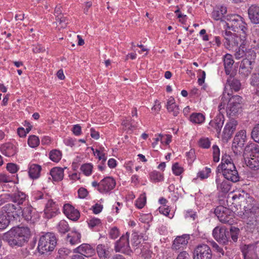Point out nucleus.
Wrapping results in <instances>:
<instances>
[{"label":"nucleus","instance_id":"69168bd1","mask_svg":"<svg viewBox=\"0 0 259 259\" xmlns=\"http://www.w3.org/2000/svg\"><path fill=\"white\" fill-rule=\"evenodd\" d=\"M78 197L80 198H84L88 195L87 190L84 188H80L78 190Z\"/></svg>","mask_w":259,"mask_h":259},{"label":"nucleus","instance_id":"0eeeda50","mask_svg":"<svg viewBox=\"0 0 259 259\" xmlns=\"http://www.w3.org/2000/svg\"><path fill=\"white\" fill-rule=\"evenodd\" d=\"M243 104L242 98L238 95H233L230 98L227 104V112L230 116H235L241 111Z\"/></svg>","mask_w":259,"mask_h":259},{"label":"nucleus","instance_id":"423d86ee","mask_svg":"<svg viewBox=\"0 0 259 259\" xmlns=\"http://www.w3.org/2000/svg\"><path fill=\"white\" fill-rule=\"evenodd\" d=\"M233 204L240 206V208L244 209V212H251L253 208H256L254 205V199L248 193H243L238 195L235 194L232 197Z\"/></svg>","mask_w":259,"mask_h":259},{"label":"nucleus","instance_id":"e433bc0d","mask_svg":"<svg viewBox=\"0 0 259 259\" xmlns=\"http://www.w3.org/2000/svg\"><path fill=\"white\" fill-rule=\"evenodd\" d=\"M232 94L229 92H227V88L225 87V89L224 91L223 95L221 98V103L219 105V108L220 110L222 108H224L227 103H228V101L229 100L230 98L231 97Z\"/></svg>","mask_w":259,"mask_h":259},{"label":"nucleus","instance_id":"37998d69","mask_svg":"<svg viewBox=\"0 0 259 259\" xmlns=\"http://www.w3.org/2000/svg\"><path fill=\"white\" fill-rule=\"evenodd\" d=\"M88 224L91 229H94L101 225V221L99 219L93 218L88 221Z\"/></svg>","mask_w":259,"mask_h":259},{"label":"nucleus","instance_id":"f8f14e48","mask_svg":"<svg viewBox=\"0 0 259 259\" xmlns=\"http://www.w3.org/2000/svg\"><path fill=\"white\" fill-rule=\"evenodd\" d=\"M129 234L127 232L123 235L120 239L116 242L115 249L116 252H121L130 255L132 252L128 242Z\"/></svg>","mask_w":259,"mask_h":259},{"label":"nucleus","instance_id":"6e6552de","mask_svg":"<svg viewBox=\"0 0 259 259\" xmlns=\"http://www.w3.org/2000/svg\"><path fill=\"white\" fill-rule=\"evenodd\" d=\"M242 219L246 223L247 227L259 228V208H253L251 212H243Z\"/></svg>","mask_w":259,"mask_h":259},{"label":"nucleus","instance_id":"1a4fd4ad","mask_svg":"<svg viewBox=\"0 0 259 259\" xmlns=\"http://www.w3.org/2000/svg\"><path fill=\"white\" fill-rule=\"evenodd\" d=\"M1 210L12 220L20 218L22 212V209L20 206L12 203L5 204L2 207Z\"/></svg>","mask_w":259,"mask_h":259},{"label":"nucleus","instance_id":"f257e3e1","mask_svg":"<svg viewBox=\"0 0 259 259\" xmlns=\"http://www.w3.org/2000/svg\"><path fill=\"white\" fill-rule=\"evenodd\" d=\"M30 236L28 227H13L4 234L3 240L12 247H22L28 242Z\"/></svg>","mask_w":259,"mask_h":259},{"label":"nucleus","instance_id":"c03bdc74","mask_svg":"<svg viewBox=\"0 0 259 259\" xmlns=\"http://www.w3.org/2000/svg\"><path fill=\"white\" fill-rule=\"evenodd\" d=\"M151 179L154 182H159L162 181L163 179V176L162 174L158 171H154L150 173V175Z\"/></svg>","mask_w":259,"mask_h":259},{"label":"nucleus","instance_id":"f03ea898","mask_svg":"<svg viewBox=\"0 0 259 259\" xmlns=\"http://www.w3.org/2000/svg\"><path fill=\"white\" fill-rule=\"evenodd\" d=\"M244 154L247 157L245 160L247 166L254 170L258 169L259 145L254 143H250L245 147Z\"/></svg>","mask_w":259,"mask_h":259},{"label":"nucleus","instance_id":"473e14b6","mask_svg":"<svg viewBox=\"0 0 259 259\" xmlns=\"http://www.w3.org/2000/svg\"><path fill=\"white\" fill-rule=\"evenodd\" d=\"M227 83L229 85L230 89L235 92L239 91L241 89V83L239 80L230 77L227 79Z\"/></svg>","mask_w":259,"mask_h":259},{"label":"nucleus","instance_id":"8fccbe9b","mask_svg":"<svg viewBox=\"0 0 259 259\" xmlns=\"http://www.w3.org/2000/svg\"><path fill=\"white\" fill-rule=\"evenodd\" d=\"M245 58L244 59H248L250 61H254L256 58V53L254 50L252 49H248V50L245 49Z\"/></svg>","mask_w":259,"mask_h":259},{"label":"nucleus","instance_id":"4d7b16f0","mask_svg":"<svg viewBox=\"0 0 259 259\" xmlns=\"http://www.w3.org/2000/svg\"><path fill=\"white\" fill-rule=\"evenodd\" d=\"M210 168L205 167V170L200 171L198 173V176L201 179H206L208 177L209 174L210 173Z\"/></svg>","mask_w":259,"mask_h":259},{"label":"nucleus","instance_id":"72a5a7b5","mask_svg":"<svg viewBox=\"0 0 259 259\" xmlns=\"http://www.w3.org/2000/svg\"><path fill=\"white\" fill-rule=\"evenodd\" d=\"M12 220L8 217L3 211L0 210V229H6L10 224Z\"/></svg>","mask_w":259,"mask_h":259},{"label":"nucleus","instance_id":"c756f323","mask_svg":"<svg viewBox=\"0 0 259 259\" xmlns=\"http://www.w3.org/2000/svg\"><path fill=\"white\" fill-rule=\"evenodd\" d=\"M50 174L54 181H60L63 178L64 170L61 167H54L51 169Z\"/></svg>","mask_w":259,"mask_h":259},{"label":"nucleus","instance_id":"3c124183","mask_svg":"<svg viewBox=\"0 0 259 259\" xmlns=\"http://www.w3.org/2000/svg\"><path fill=\"white\" fill-rule=\"evenodd\" d=\"M56 20L60 24H62V27L65 28L67 26L68 20L66 17L64 16V15L61 16L57 15Z\"/></svg>","mask_w":259,"mask_h":259},{"label":"nucleus","instance_id":"bb28decb","mask_svg":"<svg viewBox=\"0 0 259 259\" xmlns=\"http://www.w3.org/2000/svg\"><path fill=\"white\" fill-rule=\"evenodd\" d=\"M227 8L225 6H221L215 10H214L212 13V17L215 20H221L222 21L225 20L226 17L224 16V15L227 13Z\"/></svg>","mask_w":259,"mask_h":259},{"label":"nucleus","instance_id":"c85d7f7f","mask_svg":"<svg viewBox=\"0 0 259 259\" xmlns=\"http://www.w3.org/2000/svg\"><path fill=\"white\" fill-rule=\"evenodd\" d=\"M41 170V167L40 165L36 164H31L28 171L29 177L32 179L38 178L40 176Z\"/></svg>","mask_w":259,"mask_h":259},{"label":"nucleus","instance_id":"49530a36","mask_svg":"<svg viewBox=\"0 0 259 259\" xmlns=\"http://www.w3.org/2000/svg\"><path fill=\"white\" fill-rule=\"evenodd\" d=\"M251 136L254 142L259 143V124L256 125L252 129Z\"/></svg>","mask_w":259,"mask_h":259},{"label":"nucleus","instance_id":"6e6d98bb","mask_svg":"<svg viewBox=\"0 0 259 259\" xmlns=\"http://www.w3.org/2000/svg\"><path fill=\"white\" fill-rule=\"evenodd\" d=\"M172 170L176 176L180 175L183 171V168L179 166L178 163H175L173 164Z\"/></svg>","mask_w":259,"mask_h":259},{"label":"nucleus","instance_id":"58836bf2","mask_svg":"<svg viewBox=\"0 0 259 259\" xmlns=\"http://www.w3.org/2000/svg\"><path fill=\"white\" fill-rule=\"evenodd\" d=\"M58 231L62 234H64L69 230L68 224L65 220H61L57 226Z\"/></svg>","mask_w":259,"mask_h":259},{"label":"nucleus","instance_id":"09e8293b","mask_svg":"<svg viewBox=\"0 0 259 259\" xmlns=\"http://www.w3.org/2000/svg\"><path fill=\"white\" fill-rule=\"evenodd\" d=\"M46 203V209H45L46 213H48L51 209L54 210L56 208L55 206V202H54L52 199H50L49 197H48L47 200L44 201V203Z\"/></svg>","mask_w":259,"mask_h":259},{"label":"nucleus","instance_id":"9d476101","mask_svg":"<svg viewBox=\"0 0 259 259\" xmlns=\"http://www.w3.org/2000/svg\"><path fill=\"white\" fill-rule=\"evenodd\" d=\"M214 213L219 221L223 223L232 224L233 222L231 215L232 212L226 207L222 205L217 206L214 209Z\"/></svg>","mask_w":259,"mask_h":259},{"label":"nucleus","instance_id":"5701e85b","mask_svg":"<svg viewBox=\"0 0 259 259\" xmlns=\"http://www.w3.org/2000/svg\"><path fill=\"white\" fill-rule=\"evenodd\" d=\"M224 122V117L223 114H219L209 123V126L215 130L218 134H220Z\"/></svg>","mask_w":259,"mask_h":259},{"label":"nucleus","instance_id":"20e7f679","mask_svg":"<svg viewBox=\"0 0 259 259\" xmlns=\"http://www.w3.org/2000/svg\"><path fill=\"white\" fill-rule=\"evenodd\" d=\"M225 22L227 28L232 30L247 35L248 30L247 24L244 21L243 18L236 14L227 15Z\"/></svg>","mask_w":259,"mask_h":259},{"label":"nucleus","instance_id":"680f3d73","mask_svg":"<svg viewBox=\"0 0 259 259\" xmlns=\"http://www.w3.org/2000/svg\"><path fill=\"white\" fill-rule=\"evenodd\" d=\"M119 235V232L117 228L114 227L112 228L109 232V235L111 238L116 239Z\"/></svg>","mask_w":259,"mask_h":259},{"label":"nucleus","instance_id":"864d4df0","mask_svg":"<svg viewBox=\"0 0 259 259\" xmlns=\"http://www.w3.org/2000/svg\"><path fill=\"white\" fill-rule=\"evenodd\" d=\"M199 145L201 148L207 149L210 146V142L208 138H201L199 141Z\"/></svg>","mask_w":259,"mask_h":259},{"label":"nucleus","instance_id":"39448f33","mask_svg":"<svg viewBox=\"0 0 259 259\" xmlns=\"http://www.w3.org/2000/svg\"><path fill=\"white\" fill-rule=\"evenodd\" d=\"M57 245V239L54 234L47 233L42 235L38 241L37 250L41 254L51 252Z\"/></svg>","mask_w":259,"mask_h":259},{"label":"nucleus","instance_id":"774afa93","mask_svg":"<svg viewBox=\"0 0 259 259\" xmlns=\"http://www.w3.org/2000/svg\"><path fill=\"white\" fill-rule=\"evenodd\" d=\"M72 131L75 135L79 136L81 133V127L79 125L76 124L73 126Z\"/></svg>","mask_w":259,"mask_h":259},{"label":"nucleus","instance_id":"13d9d810","mask_svg":"<svg viewBox=\"0 0 259 259\" xmlns=\"http://www.w3.org/2000/svg\"><path fill=\"white\" fill-rule=\"evenodd\" d=\"M7 169L10 172L15 174L18 171L19 168L17 164L13 163H9L7 164Z\"/></svg>","mask_w":259,"mask_h":259},{"label":"nucleus","instance_id":"6ab92c4d","mask_svg":"<svg viewBox=\"0 0 259 259\" xmlns=\"http://www.w3.org/2000/svg\"><path fill=\"white\" fill-rule=\"evenodd\" d=\"M189 239V236L187 235L177 237L173 242L172 249L175 251L183 249L188 244Z\"/></svg>","mask_w":259,"mask_h":259},{"label":"nucleus","instance_id":"bf43d9fd","mask_svg":"<svg viewBox=\"0 0 259 259\" xmlns=\"http://www.w3.org/2000/svg\"><path fill=\"white\" fill-rule=\"evenodd\" d=\"M146 201V197H141L137 200L136 205L139 208H142L145 206Z\"/></svg>","mask_w":259,"mask_h":259},{"label":"nucleus","instance_id":"603ef678","mask_svg":"<svg viewBox=\"0 0 259 259\" xmlns=\"http://www.w3.org/2000/svg\"><path fill=\"white\" fill-rule=\"evenodd\" d=\"M213 160L214 162H217L220 160V149L218 146L214 145L212 146Z\"/></svg>","mask_w":259,"mask_h":259},{"label":"nucleus","instance_id":"f704fd0d","mask_svg":"<svg viewBox=\"0 0 259 259\" xmlns=\"http://www.w3.org/2000/svg\"><path fill=\"white\" fill-rule=\"evenodd\" d=\"M204 119V116L200 113H192L190 117V120L191 122L197 124L202 123Z\"/></svg>","mask_w":259,"mask_h":259},{"label":"nucleus","instance_id":"c9c22d12","mask_svg":"<svg viewBox=\"0 0 259 259\" xmlns=\"http://www.w3.org/2000/svg\"><path fill=\"white\" fill-rule=\"evenodd\" d=\"M239 233L240 230L239 228L235 227H231L230 231H228V234H229V241H231V238L233 242H237Z\"/></svg>","mask_w":259,"mask_h":259},{"label":"nucleus","instance_id":"338daca9","mask_svg":"<svg viewBox=\"0 0 259 259\" xmlns=\"http://www.w3.org/2000/svg\"><path fill=\"white\" fill-rule=\"evenodd\" d=\"M190 256L189 253L185 251H181L178 254L177 259H190Z\"/></svg>","mask_w":259,"mask_h":259},{"label":"nucleus","instance_id":"f3484780","mask_svg":"<svg viewBox=\"0 0 259 259\" xmlns=\"http://www.w3.org/2000/svg\"><path fill=\"white\" fill-rule=\"evenodd\" d=\"M254 63V61L243 59L239 67V73L243 75L245 77L248 76L251 73Z\"/></svg>","mask_w":259,"mask_h":259},{"label":"nucleus","instance_id":"de8ad7c7","mask_svg":"<svg viewBox=\"0 0 259 259\" xmlns=\"http://www.w3.org/2000/svg\"><path fill=\"white\" fill-rule=\"evenodd\" d=\"M234 60L232 59V56L230 54H227L224 56V67L232 68L234 64Z\"/></svg>","mask_w":259,"mask_h":259},{"label":"nucleus","instance_id":"412c9836","mask_svg":"<svg viewBox=\"0 0 259 259\" xmlns=\"http://www.w3.org/2000/svg\"><path fill=\"white\" fill-rule=\"evenodd\" d=\"M237 121L234 119H231L225 126L223 133L224 138H231L232 134L236 130Z\"/></svg>","mask_w":259,"mask_h":259},{"label":"nucleus","instance_id":"052dcab7","mask_svg":"<svg viewBox=\"0 0 259 259\" xmlns=\"http://www.w3.org/2000/svg\"><path fill=\"white\" fill-rule=\"evenodd\" d=\"M48 197L47 194H44L41 192H37L34 194V199L35 200L42 199L44 202L47 200Z\"/></svg>","mask_w":259,"mask_h":259},{"label":"nucleus","instance_id":"79ce46f5","mask_svg":"<svg viewBox=\"0 0 259 259\" xmlns=\"http://www.w3.org/2000/svg\"><path fill=\"white\" fill-rule=\"evenodd\" d=\"M28 144L32 148H35L39 144V140L37 136L31 135L28 138Z\"/></svg>","mask_w":259,"mask_h":259},{"label":"nucleus","instance_id":"a878e982","mask_svg":"<svg viewBox=\"0 0 259 259\" xmlns=\"http://www.w3.org/2000/svg\"><path fill=\"white\" fill-rule=\"evenodd\" d=\"M221 175L225 179L235 183L239 180V177L237 170L236 169H231V171L227 170L221 172Z\"/></svg>","mask_w":259,"mask_h":259},{"label":"nucleus","instance_id":"b1692460","mask_svg":"<svg viewBox=\"0 0 259 259\" xmlns=\"http://www.w3.org/2000/svg\"><path fill=\"white\" fill-rule=\"evenodd\" d=\"M248 14L251 22L259 24V7L256 5H251L248 9Z\"/></svg>","mask_w":259,"mask_h":259},{"label":"nucleus","instance_id":"2eb2a0df","mask_svg":"<svg viewBox=\"0 0 259 259\" xmlns=\"http://www.w3.org/2000/svg\"><path fill=\"white\" fill-rule=\"evenodd\" d=\"M75 253H79V255L86 257L92 256L95 253V249L89 244L82 243L73 250Z\"/></svg>","mask_w":259,"mask_h":259},{"label":"nucleus","instance_id":"4be33fe9","mask_svg":"<svg viewBox=\"0 0 259 259\" xmlns=\"http://www.w3.org/2000/svg\"><path fill=\"white\" fill-rule=\"evenodd\" d=\"M35 210L31 206H27L22 209L21 216H23L24 219L31 223H34L36 220L35 217Z\"/></svg>","mask_w":259,"mask_h":259},{"label":"nucleus","instance_id":"a18cd8bd","mask_svg":"<svg viewBox=\"0 0 259 259\" xmlns=\"http://www.w3.org/2000/svg\"><path fill=\"white\" fill-rule=\"evenodd\" d=\"M93 165L90 163H85L81 165V170L87 176H90L92 171Z\"/></svg>","mask_w":259,"mask_h":259},{"label":"nucleus","instance_id":"393cba45","mask_svg":"<svg viewBox=\"0 0 259 259\" xmlns=\"http://www.w3.org/2000/svg\"><path fill=\"white\" fill-rule=\"evenodd\" d=\"M1 151L3 154L8 157L13 156L17 153L15 146L9 143L2 145Z\"/></svg>","mask_w":259,"mask_h":259},{"label":"nucleus","instance_id":"5fc2aeb1","mask_svg":"<svg viewBox=\"0 0 259 259\" xmlns=\"http://www.w3.org/2000/svg\"><path fill=\"white\" fill-rule=\"evenodd\" d=\"M166 108L168 112H172L175 116H177L180 112V109L177 105L167 106Z\"/></svg>","mask_w":259,"mask_h":259},{"label":"nucleus","instance_id":"0e129e2a","mask_svg":"<svg viewBox=\"0 0 259 259\" xmlns=\"http://www.w3.org/2000/svg\"><path fill=\"white\" fill-rule=\"evenodd\" d=\"M46 51V49L45 47L42 46L40 45H37L36 46H34L33 48V52L34 53H44Z\"/></svg>","mask_w":259,"mask_h":259},{"label":"nucleus","instance_id":"ddd939ff","mask_svg":"<svg viewBox=\"0 0 259 259\" xmlns=\"http://www.w3.org/2000/svg\"><path fill=\"white\" fill-rule=\"evenodd\" d=\"M212 235L220 243L227 244L229 242L228 230L225 227H215L212 231Z\"/></svg>","mask_w":259,"mask_h":259},{"label":"nucleus","instance_id":"9b49d317","mask_svg":"<svg viewBox=\"0 0 259 259\" xmlns=\"http://www.w3.org/2000/svg\"><path fill=\"white\" fill-rule=\"evenodd\" d=\"M193 259H211L212 251L206 244L198 245L194 250Z\"/></svg>","mask_w":259,"mask_h":259},{"label":"nucleus","instance_id":"7c9ffc66","mask_svg":"<svg viewBox=\"0 0 259 259\" xmlns=\"http://www.w3.org/2000/svg\"><path fill=\"white\" fill-rule=\"evenodd\" d=\"M26 195L24 193L18 191L17 193L13 194L12 195V201L17 203L16 205L20 206L22 204L23 202L25 200Z\"/></svg>","mask_w":259,"mask_h":259},{"label":"nucleus","instance_id":"aec40b11","mask_svg":"<svg viewBox=\"0 0 259 259\" xmlns=\"http://www.w3.org/2000/svg\"><path fill=\"white\" fill-rule=\"evenodd\" d=\"M256 246L253 244L244 245L242 248V252L244 259L257 256L256 253Z\"/></svg>","mask_w":259,"mask_h":259},{"label":"nucleus","instance_id":"a211bd4d","mask_svg":"<svg viewBox=\"0 0 259 259\" xmlns=\"http://www.w3.org/2000/svg\"><path fill=\"white\" fill-rule=\"evenodd\" d=\"M64 213L68 219L77 221L80 217V213L77 209L69 204H65L63 207Z\"/></svg>","mask_w":259,"mask_h":259},{"label":"nucleus","instance_id":"a19ab883","mask_svg":"<svg viewBox=\"0 0 259 259\" xmlns=\"http://www.w3.org/2000/svg\"><path fill=\"white\" fill-rule=\"evenodd\" d=\"M245 46V45H242L240 46L239 45V47L234 48V50H235V51L234 56L236 59H239L245 56V50H244Z\"/></svg>","mask_w":259,"mask_h":259},{"label":"nucleus","instance_id":"4c0bfd02","mask_svg":"<svg viewBox=\"0 0 259 259\" xmlns=\"http://www.w3.org/2000/svg\"><path fill=\"white\" fill-rule=\"evenodd\" d=\"M236 168L233 163H229L226 165H225L224 164V163H223V164H220L218 166L217 172V174L220 173V174H221L222 171H227V170L231 171V169L234 170V169H236Z\"/></svg>","mask_w":259,"mask_h":259},{"label":"nucleus","instance_id":"2f4dec72","mask_svg":"<svg viewBox=\"0 0 259 259\" xmlns=\"http://www.w3.org/2000/svg\"><path fill=\"white\" fill-rule=\"evenodd\" d=\"M97 252L101 259H107L109 257L108 248L103 244H99L97 247Z\"/></svg>","mask_w":259,"mask_h":259},{"label":"nucleus","instance_id":"e2e57ef3","mask_svg":"<svg viewBox=\"0 0 259 259\" xmlns=\"http://www.w3.org/2000/svg\"><path fill=\"white\" fill-rule=\"evenodd\" d=\"M70 250L66 248H61L58 251L59 257H62L67 255L70 253Z\"/></svg>","mask_w":259,"mask_h":259},{"label":"nucleus","instance_id":"dca6fc26","mask_svg":"<svg viewBox=\"0 0 259 259\" xmlns=\"http://www.w3.org/2000/svg\"><path fill=\"white\" fill-rule=\"evenodd\" d=\"M215 183L217 189L220 192L226 193L230 190V183L223 178L221 174H217Z\"/></svg>","mask_w":259,"mask_h":259},{"label":"nucleus","instance_id":"ea45409f","mask_svg":"<svg viewBox=\"0 0 259 259\" xmlns=\"http://www.w3.org/2000/svg\"><path fill=\"white\" fill-rule=\"evenodd\" d=\"M61 152L58 150H53L50 152V158L54 162H58L61 158Z\"/></svg>","mask_w":259,"mask_h":259},{"label":"nucleus","instance_id":"cd10ccee","mask_svg":"<svg viewBox=\"0 0 259 259\" xmlns=\"http://www.w3.org/2000/svg\"><path fill=\"white\" fill-rule=\"evenodd\" d=\"M81 234L77 231L69 233L66 237V241L72 245H75L80 243Z\"/></svg>","mask_w":259,"mask_h":259},{"label":"nucleus","instance_id":"7ed1b4c3","mask_svg":"<svg viewBox=\"0 0 259 259\" xmlns=\"http://www.w3.org/2000/svg\"><path fill=\"white\" fill-rule=\"evenodd\" d=\"M222 36L224 38L223 42L225 47L229 50H234L235 48L239 47V45H246V35L240 34L238 36L235 33H232L227 30L222 31Z\"/></svg>","mask_w":259,"mask_h":259},{"label":"nucleus","instance_id":"4468645a","mask_svg":"<svg viewBox=\"0 0 259 259\" xmlns=\"http://www.w3.org/2000/svg\"><path fill=\"white\" fill-rule=\"evenodd\" d=\"M115 181L110 177H107L100 182L99 191L101 193H107L115 186Z\"/></svg>","mask_w":259,"mask_h":259}]
</instances>
